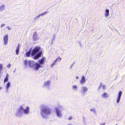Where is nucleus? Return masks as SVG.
Instances as JSON below:
<instances>
[{
    "label": "nucleus",
    "instance_id": "1",
    "mask_svg": "<svg viewBox=\"0 0 125 125\" xmlns=\"http://www.w3.org/2000/svg\"><path fill=\"white\" fill-rule=\"evenodd\" d=\"M41 111L43 113L47 115H49L51 114L50 110L46 106H44L42 107Z\"/></svg>",
    "mask_w": 125,
    "mask_h": 125
},
{
    "label": "nucleus",
    "instance_id": "2",
    "mask_svg": "<svg viewBox=\"0 0 125 125\" xmlns=\"http://www.w3.org/2000/svg\"><path fill=\"white\" fill-rule=\"evenodd\" d=\"M22 110H23V112L24 113L26 114H27L29 113V108L27 106L26 108L24 109L23 108L22 106H21L20 108L18 109V113H21V112Z\"/></svg>",
    "mask_w": 125,
    "mask_h": 125
},
{
    "label": "nucleus",
    "instance_id": "3",
    "mask_svg": "<svg viewBox=\"0 0 125 125\" xmlns=\"http://www.w3.org/2000/svg\"><path fill=\"white\" fill-rule=\"evenodd\" d=\"M40 49V47H39L37 46L35 47L32 51L31 55L32 56L34 55L36 53L39 52Z\"/></svg>",
    "mask_w": 125,
    "mask_h": 125
},
{
    "label": "nucleus",
    "instance_id": "4",
    "mask_svg": "<svg viewBox=\"0 0 125 125\" xmlns=\"http://www.w3.org/2000/svg\"><path fill=\"white\" fill-rule=\"evenodd\" d=\"M42 67V66L36 62L34 64L32 68L37 71L40 68Z\"/></svg>",
    "mask_w": 125,
    "mask_h": 125
},
{
    "label": "nucleus",
    "instance_id": "5",
    "mask_svg": "<svg viewBox=\"0 0 125 125\" xmlns=\"http://www.w3.org/2000/svg\"><path fill=\"white\" fill-rule=\"evenodd\" d=\"M8 36L7 35H5L4 37V45H6L8 43Z\"/></svg>",
    "mask_w": 125,
    "mask_h": 125
},
{
    "label": "nucleus",
    "instance_id": "6",
    "mask_svg": "<svg viewBox=\"0 0 125 125\" xmlns=\"http://www.w3.org/2000/svg\"><path fill=\"white\" fill-rule=\"evenodd\" d=\"M42 54V52H40L37 54L35 56L33 57V59L34 60H36L38 59L41 56V55Z\"/></svg>",
    "mask_w": 125,
    "mask_h": 125
},
{
    "label": "nucleus",
    "instance_id": "7",
    "mask_svg": "<svg viewBox=\"0 0 125 125\" xmlns=\"http://www.w3.org/2000/svg\"><path fill=\"white\" fill-rule=\"evenodd\" d=\"M122 94V92L121 91H120L118 93V95L116 100L117 102V103H119Z\"/></svg>",
    "mask_w": 125,
    "mask_h": 125
},
{
    "label": "nucleus",
    "instance_id": "8",
    "mask_svg": "<svg viewBox=\"0 0 125 125\" xmlns=\"http://www.w3.org/2000/svg\"><path fill=\"white\" fill-rule=\"evenodd\" d=\"M34 62L33 61L29 60L28 61V66L30 67L33 68L34 64Z\"/></svg>",
    "mask_w": 125,
    "mask_h": 125
},
{
    "label": "nucleus",
    "instance_id": "9",
    "mask_svg": "<svg viewBox=\"0 0 125 125\" xmlns=\"http://www.w3.org/2000/svg\"><path fill=\"white\" fill-rule=\"evenodd\" d=\"M37 32H35L33 35V40H37V38L38 35L37 34Z\"/></svg>",
    "mask_w": 125,
    "mask_h": 125
},
{
    "label": "nucleus",
    "instance_id": "10",
    "mask_svg": "<svg viewBox=\"0 0 125 125\" xmlns=\"http://www.w3.org/2000/svg\"><path fill=\"white\" fill-rule=\"evenodd\" d=\"M45 59V57H43L40 60H39V64L41 65L42 64H43L44 61Z\"/></svg>",
    "mask_w": 125,
    "mask_h": 125
},
{
    "label": "nucleus",
    "instance_id": "11",
    "mask_svg": "<svg viewBox=\"0 0 125 125\" xmlns=\"http://www.w3.org/2000/svg\"><path fill=\"white\" fill-rule=\"evenodd\" d=\"M55 110L56 112V114L57 116L59 117H60L61 116V115L60 113V111H59L58 110V108H56L55 109Z\"/></svg>",
    "mask_w": 125,
    "mask_h": 125
},
{
    "label": "nucleus",
    "instance_id": "12",
    "mask_svg": "<svg viewBox=\"0 0 125 125\" xmlns=\"http://www.w3.org/2000/svg\"><path fill=\"white\" fill-rule=\"evenodd\" d=\"M85 82V78L84 76H83L80 81V83L82 84Z\"/></svg>",
    "mask_w": 125,
    "mask_h": 125
},
{
    "label": "nucleus",
    "instance_id": "13",
    "mask_svg": "<svg viewBox=\"0 0 125 125\" xmlns=\"http://www.w3.org/2000/svg\"><path fill=\"white\" fill-rule=\"evenodd\" d=\"M31 48L29 50L28 52H26L25 53V55L27 57H28L29 56L31 52Z\"/></svg>",
    "mask_w": 125,
    "mask_h": 125
},
{
    "label": "nucleus",
    "instance_id": "14",
    "mask_svg": "<svg viewBox=\"0 0 125 125\" xmlns=\"http://www.w3.org/2000/svg\"><path fill=\"white\" fill-rule=\"evenodd\" d=\"M83 91L84 93L87 91L88 90V88L86 87L85 86H83L82 87Z\"/></svg>",
    "mask_w": 125,
    "mask_h": 125
},
{
    "label": "nucleus",
    "instance_id": "15",
    "mask_svg": "<svg viewBox=\"0 0 125 125\" xmlns=\"http://www.w3.org/2000/svg\"><path fill=\"white\" fill-rule=\"evenodd\" d=\"M24 64L26 67H27L28 64V62L27 60H26L24 61Z\"/></svg>",
    "mask_w": 125,
    "mask_h": 125
},
{
    "label": "nucleus",
    "instance_id": "16",
    "mask_svg": "<svg viewBox=\"0 0 125 125\" xmlns=\"http://www.w3.org/2000/svg\"><path fill=\"white\" fill-rule=\"evenodd\" d=\"M8 77L9 75L8 74H7L6 77L5 78L4 80V83L7 82L8 81Z\"/></svg>",
    "mask_w": 125,
    "mask_h": 125
},
{
    "label": "nucleus",
    "instance_id": "17",
    "mask_svg": "<svg viewBox=\"0 0 125 125\" xmlns=\"http://www.w3.org/2000/svg\"><path fill=\"white\" fill-rule=\"evenodd\" d=\"M20 47V46L19 44H18V45L17 48L16 50V53L17 55L19 53Z\"/></svg>",
    "mask_w": 125,
    "mask_h": 125
},
{
    "label": "nucleus",
    "instance_id": "18",
    "mask_svg": "<svg viewBox=\"0 0 125 125\" xmlns=\"http://www.w3.org/2000/svg\"><path fill=\"white\" fill-rule=\"evenodd\" d=\"M102 96L104 97H107L109 96L105 92L102 95Z\"/></svg>",
    "mask_w": 125,
    "mask_h": 125
},
{
    "label": "nucleus",
    "instance_id": "19",
    "mask_svg": "<svg viewBox=\"0 0 125 125\" xmlns=\"http://www.w3.org/2000/svg\"><path fill=\"white\" fill-rule=\"evenodd\" d=\"M5 8V6L4 5H2L0 6V11H2L4 10Z\"/></svg>",
    "mask_w": 125,
    "mask_h": 125
},
{
    "label": "nucleus",
    "instance_id": "20",
    "mask_svg": "<svg viewBox=\"0 0 125 125\" xmlns=\"http://www.w3.org/2000/svg\"><path fill=\"white\" fill-rule=\"evenodd\" d=\"M109 10H108V9H106V13L105 14V16L106 17H108L109 15Z\"/></svg>",
    "mask_w": 125,
    "mask_h": 125
},
{
    "label": "nucleus",
    "instance_id": "21",
    "mask_svg": "<svg viewBox=\"0 0 125 125\" xmlns=\"http://www.w3.org/2000/svg\"><path fill=\"white\" fill-rule=\"evenodd\" d=\"M58 60V59H56L52 63L51 65V67H53L54 65L55 64L56 62Z\"/></svg>",
    "mask_w": 125,
    "mask_h": 125
},
{
    "label": "nucleus",
    "instance_id": "22",
    "mask_svg": "<svg viewBox=\"0 0 125 125\" xmlns=\"http://www.w3.org/2000/svg\"><path fill=\"white\" fill-rule=\"evenodd\" d=\"M50 81H47L45 83L44 85L45 86H46L48 85H49L50 83Z\"/></svg>",
    "mask_w": 125,
    "mask_h": 125
},
{
    "label": "nucleus",
    "instance_id": "23",
    "mask_svg": "<svg viewBox=\"0 0 125 125\" xmlns=\"http://www.w3.org/2000/svg\"><path fill=\"white\" fill-rule=\"evenodd\" d=\"M10 82H8L6 85V87L7 89H8L9 87L10 86Z\"/></svg>",
    "mask_w": 125,
    "mask_h": 125
},
{
    "label": "nucleus",
    "instance_id": "24",
    "mask_svg": "<svg viewBox=\"0 0 125 125\" xmlns=\"http://www.w3.org/2000/svg\"><path fill=\"white\" fill-rule=\"evenodd\" d=\"M72 88L74 89H77V87L75 85H74L73 86Z\"/></svg>",
    "mask_w": 125,
    "mask_h": 125
},
{
    "label": "nucleus",
    "instance_id": "25",
    "mask_svg": "<svg viewBox=\"0 0 125 125\" xmlns=\"http://www.w3.org/2000/svg\"><path fill=\"white\" fill-rule=\"evenodd\" d=\"M47 13V12H44L43 13H42V14H40V15H41V16L42 15V16H43V15L44 14H46Z\"/></svg>",
    "mask_w": 125,
    "mask_h": 125
},
{
    "label": "nucleus",
    "instance_id": "26",
    "mask_svg": "<svg viewBox=\"0 0 125 125\" xmlns=\"http://www.w3.org/2000/svg\"><path fill=\"white\" fill-rule=\"evenodd\" d=\"M5 25V24H2L1 26V28H2Z\"/></svg>",
    "mask_w": 125,
    "mask_h": 125
},
{
    "label": "nucleus",
    "instance_id": "27",
    "mask_svg": "<svg viewBox=\"0 0 125 125\" xmlns=\"http://www.w3.org/2000/svg\"><path fill=\"white\" fill-rule=\"evenodd\" d=\"M72 116H70L68 118V119L70 120H71L72 119Z\"/></svg>",
    "mask_w": 125,
    "mask_h": 125
},
{
    "label": "nucleus",
    "instance_id": "28",
    "mask_svg": "<svg viewBox=\"0 0 125 125\" xmlns=\"http://www.w3.org/2000/svg\"><path fill=\"white\" fill-rule=\"evenodd\" d=\"M58 61H61V58H60L59 57L58 58Z\"/></svg>",
    "mask_w": 125,
    "mask_h": 125
},
{
    "label": "nucleus",
    "instance_id": "29",
    "mask_svg": "<svg viewBox=\"0 0 125 125\" xmlns=\"http://www.w3.org/2000/svg\"><path fill=\"white\" fill-rule=\"evenodd\" d=\"M10 64H9L7 66L8 68H9L10 67Z\"/></svg>",
    "mask_w": 125,
    "mask_h": 125
},
{
    "label": "nucleus",
    "instance_id": "30",
    "mask_svg": "<svg viewBox=\"0 0 125 125\" xmlns=\"http://www.w3.org/2000/svg\"><path fill=\"white\" fill-rule=\"evenodd\" d=\"M105 124V123H102L101 124H100L101 125H104Z\"/></svg>",
    "mask_w": 125,
    "mask_h": 125
},
{
    "label": "nucleus",
    "instance_id": "31",
    "mask_svg": "<svg viewBox=\"0 0 125 125\" xmlns=\"http://www.w3.org/2000/svg\"><path fill=\"white\" fill-rule=\"evenodd\" d=\"M62 108V107L61 106H58V108L61 109Z\"/></svg>",
    "mask_w": 125,
    "mask_h": 125
},
{
    "label": "nucleus",
    "instance_id": "32",
    "mask_svg": "<svg viewBox=\"0 0 125 125\" xmlns=\"http://www.w3.org/2000/svg\"><path fill=\"white\" fill-rule=\"evenodd\" d=\"M7 28L9 30H10V28L9 27H8Z\"/></svg>",
    "mask_w": 125,
    "mask_h": 125
},
{
    "label": "nucleus",
    "instance_id": "33",
    "mask_svg": "<svg viewBox=\"0 0 125 125\" xmlns=\"http://www.w3.org/2000/svg\"><path fill=\"white\" fill-rule=\"evenodd\" d=\"M76 78L77 79H78L79 78V77L78 76H77L76 77Z\"/></svg>",
    "mask_w": 125,
    "mask_h": 125
},
{
    "label": "nucleus",
    "instance_id": "34",
    "mask_svg": "<svg viewBox=\"0 0 125 125\" xmlns=\"http://www.w3.org/2000/svg\"><path fill=\"white\" fill-rule=\"evenodd\" d=\"M40 16H41V15H40L38 16L37 17L38 18V17H39Z\"/></svg>",
    "mask_w": 125,
    "mask_h": 125
},
{
    "label": "nucleus",
    "instance_id": "35",
    "mask_svg": "<svg viewBox=\"0 0 125 125\" xmlns=\"http://www.w3.org/2000/svg\"><path fill=\"white\" fill-rule=\"evenodd\" d=\"M41 115H42V116H43V114H42V113H41Z\"/></svg>",
    "mask_w": 125,
    "mask_h": 125
},
{
    "label": "nucleus",
    "instance_id": "36",
    "mask_svg": "<svg viewBox=\"0 0 125 125\" xmlns=\"http://www.w3.org/2000/svg\"><path fill=\"white\" fill-rule=\"evenodd\" d=\"M91 111H93V110H92V109H91Z\"/></svg>",
    "mask_w": 125,
    "mask_h": 125
},
{
    "label": "nucleus",
    "instance_id": "37",
    "mask_svg": "<svg viewBox=\"0 0 125 125\" xmlns=\"http://www.w3.org/2000/svg\"><path fill=\"white\" fill-rule=\"evenodd\" d=\"M68 125H71V124H68Z\"/></svg>",
    "mask_w": 125,
    "mask_h": 125
},
{
    "label": "nucleus",
    "instance_id": "38",
    "mask_svg": "<svg viewBox=\"0 0 125 125\" xmlns=\"http://www.w3.org/2000/svg\"><path fill=\"white\" fill-rule=\"evenodd\" d=\"M115 125H117V124H116Z\"/></svg>",
    "mask_w": 125,
    "mask_h": 125
}]
</instances>
